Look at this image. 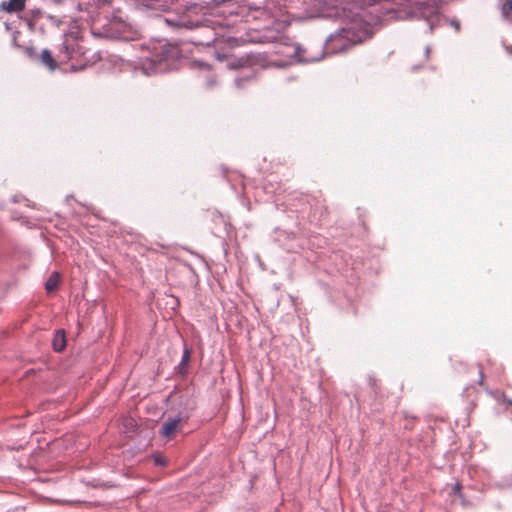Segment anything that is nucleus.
Listing matches in <instances>:
<instances>
[{
	"label": "nucleus",
	"mask_w": 512,
	"mask_h": 512,
	"mask_svg": "<svg viewBox=\"0 0 512 512\" xmlns=\"http://www.w3.org/2000/svg\"><path fill=\"white\" fill-rule=\"evenodd\" d=\"M148 50L149 56L146 58L153 63H161L162 61L176 58L179 54L178 47L165 40H157L151 43Z\"/></svg>",
	"instance_id": "obj_1"
},
{
	"label": "nucleus",
	"mask_w": 512,
	"mask_h": 512,
	"mask_svg": "<svg viewBox=\"0 0 512 512\" xmlns=\"http://www.w3.org/2000/svg\"><path fill=\"white\" fill-rule=\"evenodd\" d=\"M416 5L417 14L428 22L429 28L432 31L433 28L437 26L442 20L437 6L431 3L420 2H418Z\"/></svg>",
	"instance_id": "obj_2"
},
{
	"label": "nucleus",
	"mask_w": 512,
	"mask_h": 512,
	"mask_svg": "<svg viewBox=\"0 0 512 512\" xmlns=\"http://www.w3.org/2000/svg\"><path fill=\"white\" fill-rule=\"evenodd\" d=\"M62 55L59 56L61 62L72 60L78 57H85L83 47L75 39H66L63 43Z\"/></svg>",
	"instance_id": "obj_3"
},
{
	"label": "nucleus",
	"mask_w": 512,
	"mask_h": 512,
	"mask_svg": "<svg viewBox=\"0 0 512 512\" xmlns=\"http://www.w3.org/2000/svg\"><path fill=\"white\" fill-rule=\"evenodd\" d=\"M182 419L180 417L167 419L161 428V435L167 439H173L181 426Z\"/></svg>",
	"instance_id": "obj_4"
},
{
	"label": "nucleus",
	"mask_w": 512,
	"mask_h": 512,
	"mask_svg": "<svg viewBox=\"0 0 512 512\" xmlns=\"http://www.w3.org/2000/svg\"><path fill=\"white\" fill-rule=\"evenodd\" d=\"M25 7V0H9L7 2H2L0 8L7 12H19L22 11Z\"/></svg>",
	"instance_id": "obj_5"
},
{
	"label": "nucleus",
	"mask_w": 512,
	"mask_h": 512,
	"mask_svg": "<svg viewBox=\"0 0 512 512\" xmlns=\"http://www.w3.org/2000/svg\"><path fill=\"white\" fill-rule=\"evenodd\" d=\"M40 59L43 65L48 67L49 70L53 71L57 68V63L49 50H43L40 54Z\"/></svg>",
	"instance_id": "obj_6"
},
{
	"label": "nucleus",
	"mask_w": 512,
	"mask_h": 512,
	"mask_svg": "<svg viewBox=\"0 0 512 512\" xmlns=\"http://www.w3.org/2000/svg\"><path fill=\"white\" fill-rule=\"evenodd\" d=\"M66 346L65 333L63 330H59L55 333L53 339V349L57 352L62 351Z\"/></svg>",
	"instance_id": "obj_7"
},
{
	"label": "nucleus",
	"mask_w": 512,
	"mask_h": 512,
	"mask_svg": "<svg viewBox=\"0 0 512 512\" xmlns=\"http://www.w3.org/2000/svg\"><path fill=\"white\" fill-rule=\"evenodd\" d=\"M60 284V275L58 272H53L46 281L45 289L48 293L55 291Z\"/></svg>",
	"instance_id": "obj_8"
},
{
	"label": "nucleus",
	"mask_w": 512,
	"mask_h": 512,
	"mask_svg": "<svg viewBox=\"0 0 512 512\" xmlns=\"http://www.w3.org/2000/svg\"><path fill=\"white\" fill-rule=\"evenodd\" d=\"M190 357H191V351H190V349L187 346H185L184 347V351H183V355H182V360H181V362H180V364L178 366L180 373H182V374L186 373V371H187V364L190 361Z\"/></svg>",
	"instance_id": "obj_9"
},
{
	"label": "nucleus",
	"mask_w": 512,
	"mask_h": 512,
	"mask_svg": "<svg viewBox=\"0 0 512 512\" xmlns=\"http://www.w3.org/2000/svg\"><path fill=\"white\" fill-rule=\"evenodd\" d=\"M471 370H473L477 374V376H478L476 382L480 386H483V384H484V374H483V369H482L481 365L477 364V365L473 366L471 368Z\"/></svg>",
	"instance_id": "obj_10"
},
{
	"label": "nucleus",
	"mask_w": 512,
	"mask_h": 512,
	"mask_svg": "<svg viewBox=\"0 0 512 512\" xmlns=\"http://www.w3.org/2000/svg\"><path fill=\"white\" fill-rule=\"evenodd\" d=\"M502 13L505 17L512 16V0H503Z\"/></svg>",
	"instance_id": "obj_11"
},
{
	"label": "nucleus",
	"mask_w": 512,
	"mask_h": 512,
	"mask_svg": "<svg viewBox=\"0 0 512 512\" xmlns=\"http://www.w3.org/2000/svg\"><path fill=\"white\" fill-rule=\"evenodd\" d=\"M199 68L202 71L210 72V67L206 64H199Z\"/></svg>",
	"instance_id": "obj_12"
},
{
	"label": "nucleus",
	"mask_w": 512,
	"mask_h": 512,
	"mask_svg": "<svg viewBox=\"0 0 512 512\" xmlns=\"http://www.w3.org/2000/svg\"><path fill=\"white\" fill-rule=\"evenodd\" d=\"M155 461L159 465H165V461L159 456L155 458Z\"/></svg>",
	"instance_id": "obj_13"
},
{
	"label": "nucleus",
	"mask_w": 512,
	"mask_h": 512,
	"mask_svg": "<svg viewBox=\"0 0 512 512\" xmlns=\"http://www.w3.org/2000/svg\"><path fill=\"white\" fill-rule=\"evenodd\" d=\"M452 25L455 27L456 31H459V29H460V24H459V22H457V21H452Z\"/></svg>",
	"instance_id": "obj_14"
},
{
	"label": "nucleus",
	"mask_w": 512,
	"mask_h": 512,
	"mask_svg": "<svg viewBox=\"0 0 512 512\" xmlns=\"http://www.w3.org/2000/svg\"><path fill=\"white\" fill-rule=\"evenodd\" d=\"M429 54H430V48L429 47H426L425 49V58L428 59L429 58Z\"/></svg>",
	"instance_id": "obj_15"
},
{
	"label": "nucleus",
	"mask_w": 512,
	"mask_h": 512,
	"mask_svg": "<svg viewBox=\"0 0 512 512\" xmlns=\"http://www.w3.org/2000/svg\"><path fill=\"white\" fill-rule=\"evenodd\" d=\"M453 489H454V491H455V492H459V491H460V489H461V485H460L459 483H457V484L454 486V488H453Z\"/></svg>",
	"instance_id": "obj_16"
},
{
	"label": "nucleus",
	"mask_w": 512,
	"mask_h": 512,
	"mask_svg": "<svg viewBox=\"0 0 512 512\" xmlns=\"http://www.w3.org/2000/svg\"><path fill=\"white\" fill-rule=\"evenodd\" d=\"M507 402H508V404H511V405H512V400H509V401H507Z\"/></svg>",
	"instance_id": "obj_17"
}]
</instances>
